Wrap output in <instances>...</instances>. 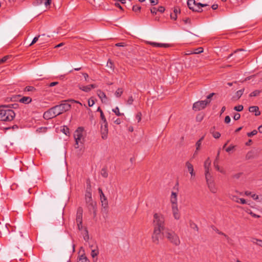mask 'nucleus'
Listing matches in <instances>:
<instances>
[{
    "label": "nucleus",
    "mask_w": 262,
    "mask_h": 262,
    "mask_svg": "<svg viewBox=\"0 0 262 262\" xmlns=\"http://www.w3.org/2000/svg\"><path fill=\"white\" fill-rule=\"evenodd\" d=\"M99 254V250L97 246H96L94 249L91 250V255L94 259V261H95L97 260V256Z\"/></svg>",
    "instance_id": "obj_19"
},
{
    "label": "nucleus",
    "mask_w": 262,
    "mask_h": 262,
    "mask_svg": "<svg viewBox=\"0 0 262 262\" xmlns=\"http://www.w3.org/2000/svg\"><path fill=\"white\" fill-rule=\"evenodd\" d=\"M214 127L213 128H211L210 130L211 133L212 134L213 137L215 139H218L220 137L221 134L219 132H214Z\"/></svg>",
    "instance_id": "obj_26"
},
{
    "label": "nucleus",
    "mask_w": 262,
    "mask_h": 262,
    "mask_svg": "<svg viewBox=\"0 0 262 262\" xmlns=\"http://www.w3.org/2000/svg\"><path fill=\"white\" fill-rule=\"evenodd\" d=\"M187 5L190 10H194V8L195 7V0H188Z\"/></svg>",
    "instance_id": "obj_23"
},
{
    "label": "nucleus",
    "mask_w": 262,
    "mask_h": 262,
    "mask_svg": "<svg viewBox=\"0 0 262 262\" xmlns=\"http://www.w3.org/2000/svg\"><path fill=\"white\" fill-rule=\"evenodd\" d=\"M32 101V99L30 97H23L19 100V102L25 104H28Z\"/></svg>",
    "instance_id": "obj_22"
},
{
    "label": "nucleus",
    "mask_w": 262,
    "mask_h": 262,
    "mask_svg": "<svg viewBox=\"0 0 262 262\" xmlns=\"http://www.w3.org/2000/svg\"><path fill=\"white\" fill-rule=\"evenodd\" d=\"M100 118L101 120V123H107L103 112H101V113L100 114Z\"/></svg>",
    "instance_id": "obj_37"
},
{
    "label": "nucleus",
    "mask_w": 262,
    "mask_h": 262,
    "mask_svg": "<svg viewBox=\"0 0 262 262\" xmlns=\"http://www.w3.org/2000/svg\"><path fill=\"white\" fill-rule=\"evenodd\" d=\"M86 204L90 207V209L94 210V214L96 213V203L93 202L92 198H85Z\"/></svg>",
    "instance_id": "obj_15"
},
{
    "label": "nucleus",
    "mask_w": 262,
    "mask_h": 262,
    "mask_svg": "<svg viewBox=\"0 0 262 262\" xmlns=\"http://www.w3.org/2000/svg\"><path fill=\"white\" fill-rule=\"evenodd\" d=\"M257 133V131L255 129L253 130V131H252L251 132H250V133H247V136L249 137H251L253 136H254L255 135H256Z\"/></svg>",
    "instance_id": "obj_40"
},
{
    "label": "nucleus",
    "mask_w": 262,
    "mask_h": 262,
    "mask_svg": "<svg viewBox=\"0 0 262 262\" xmlns=\"http://www.w3.org/2000/svg\"><path fill=\"white\" fill-rule=\"evenodd\" d=\"M235 146L234 145H230L226 149V151L228 152L232 150L234 148Z\"/></svg>",
    "instance_id": "obj_49"
},
{
    "label": "nucleus",
    "mask_w": 262,
    "mask_h": 262,
    "mask_svg": "<svg viewBox=\"0 0 262 262\" xmlns=\"http://www.w3.org/2000/svg\"><path fill=\"white\" fill-rule=\"evenodd\" d=\"M206 183L210 191L213 193H215L217 191V187H216L214 181L212 176L205 177Z\"/></svg>",
    "instance_id": "obj_6"
},
{
    "label": "nucleus",
    "mask_w": 262,
    "mask_h": 262,
    "mask_svg": "<svg viewBox=\"0 0 262 262\" xmlns=\"http://www.w3.org/2000/svg\"><path fill=\"white\" fill-rule=\"evenodd\" d=\"M133 101H134V99H133V97L131 96L128 99V100L127 101V103L128 105H131L133 104Z\"/></svg>",
    "instance_id": "obj_47"
},
{
    "label": "nucleus",
    "mask_w": 262,
    "mask_h": 262,
    "mask_svg": "<svg viewBox=\"0 0 262 262\" xmlns=\"http://www.w3.org/2000/svg\"><path fill=\"white\" fill-rule=\"evenodd\" d=\"M153 224L154 229L162 231L165 227V216L161 213H156L154 215Z\"/></svg>",
    "instance_id": "obj_3"
},
{
    "label": "nucleus",
    "mask_w": 262,
    "mask_h": 262,
    "mask_svg": "<svg viewBox=\"0 0 262 262\" xmlns=\"http://www.w3.org/2000/svg\"><path fill=\"white\" fill-rule=\"evenodd\" d=\"M55 112L53 107L45 112L43 114V118L46 120H49L56 117Z\"/></svg>",
    "instance_id": "obj_10"
},
{
    "label": "nucleus",
    "mask_w": 262,
    "mask_h": 262,
    "mask_svg": "<svg viewBox=\"0 0 262 262\" xmlns=\"http://www.w3.org/2000/svg\"><path fill=\"white\" fill-rule=\"evenodd\" d=\"M261 91L260 90H255L253 92L251 93L249 95L250 97H256L260 93Z\"/></svg>",
    "instance_id": "obj_33"
},
{
    "label": "nucleus",
    "mask_w": 262,
    "mask_h": 262,
    "mask_svg": "<svg viewBox=\"0 0 262 262\" xmlns=\"http://www.w3.org/2000/svg\"><path fill=\"white\" fill-rule=\"evenodd\" d=\"M91 189L87 188L85 195V198H92V193L91 192Z\"/></svg>",
    "instance_id": "obj_38"
},
{
    "label": "nucleus",
    "mask_w": 262,
    "mask_h": 262,
    "mask_svg": "<svg viewBox=\"0 0 262 262\" xmlns=\"http://www.w3.org/2000/svg\"><path fill=\"white\" fill-rule=\"evenodd\" d=\"M210 102V100H205L195 102L193 104L192 108L195 111H200L204 108Z\"/></svg>",
    "instance_id": "obj_7"
},
{
    "label": "nucleus",
    "mask_w": 262,
    "mask_h": 262,
    "mask_svg": "<svg viewBox=\"0 0 262 262\" xmlns=\"http://www.w3.org/2000/svg\"><path fill=\"white\" fill-rule=\"evenodd\" d=\"M98 192L100 194V200H101V202L102 204V206L103 207H104V208H107L108 206V203H107V199H106V196H105V195L104 194V193L102 190V189L100 188H99Z\"/></svg>",
    "instance_id": "obj_11"
},
{
    "label": "nucleus",
    "mask_w": 262,
    "mask_h": 262,
    "mask_svg": "<svg viewBox=\"0 0 262 262\" xmlns=\"http://www.w3.org/2000/svg\"><path fill=\"white\" fill-rule=\"evenodd\" d=\"M107 67L111 69H113V63L111 60H108L107 63Z\"/></svg>",
    "instance_id": "obj_46"
},
{
    "label": "nucleus",
    "mask_w": 262,
    "mask_h": 262,
    "mask_svg": "<svg viewBox=\"0 0 262 262\" xmlns=\"http://www.w3.org/2000/svg\"><path fill=\"white\" fill-rule=\"evenodd\" d=\"M243 106L242 105H238L234 107V110L237 111L241 112L243 110Z\"/></svg>",
    "instance_id": "obj_39"
},
{
    "label": "nucleus",
    "mask_w": 262,
    "mask_h": 262,
    "mask_svg": "<svg viewBox=\"0 0 262 262\" xmlns=\"http://www.w3.org/2000/svg\"><path fill=\"white\" fill-rule=\"evenodd\" d=\"M100 132H101V138L103 140H106L107 138V134H108V124H107V123H101Z\"/></svg>",
    "instance_id": "obj_9"
},
{
    "label": "nucleus",
    "mask_w": 262,
    "mask_h": 262,
    "mask_svg": "<svg viewBox=\"0 0 262 262\" xmlns=\"http://www.w3.org/2000/svg\"><path fill=\"white\" fill-rule=\"evenodd\" d=\"M201 145V142H200V141H198L195 144L196 150H199Z\"/></svg>",
    "instance_id": "obj_59"
},
{
    "label": "nucleus",
    "mask_w": 262,
    "mask_h": 262,
    "mask_svg": "<svg viewBox=\"0 0 262 262\" xmlns=\"http://www.w3.org/2000/svg\"><path fill=\"white\" fill-rule=\"evenodd\" d=\"M141 113H138L137 115H136V119L138 120V122H140L141 121Z\"/></svg>",
    "instance_id": "obj_55"
},
{
    "label": "nucleus",
    "mask_w": 262,
    "mask_h": 262,
    "mask_svg": "<svg viewBox=\"0 0 262 262\" xmlns=\"http://www.w3.org/2000/svg\"><path fill=\"white\" fill-rule=\"evenodd\" d=\"M240 117H241V115L239 114L235 113V115H234L233 119L235 120H237L240 118Z\"/></svg>",
    "instance_id": "obj_53"
},
{
    "label": "nucleus",
    "mask_w": 262,
    "mask_h": 262,
    "mask_svg": "<svg viewBox=\"0 0 262 262\" xmlns=\"http://www.w3.org/2000/svg\"><path fill=\"white\" fill-rule=\"evenodd\" d=\"M203 52V49L202 48H199L195 49V51L194 52H193V54H199L202 53Z\"/></svg>",
    "instance_id": "obj_45"
},
{
    "label": "nucleus",
    "mask_w": 262,
    "mask_h": 262,
    "mask_svg": "<svg viewBox=\"0 0 262 262\" xmlns=\"http://www.w3.org/2000/svg\"><path fill=\"white\" fill-rule=\"evenodd\" d=\"M251 198L254 200H257L258 199H259V197H258V195L255 194V193H252L251 194Z\"/></svg>",
    "instance_id": "obj_57"
},
{
    "label": "nucleus",
    "mask_w": 262,
    "mask_h": 262,
    "mask_svg": "<svg viewBox=\"0 0 262 262\" xmlns=\"http://www.w3.org/2000/svg\"><path fill=\"white\" fill-rule=\"evenodd\" d=\"M191 226L193 229L195 230L196 231H198V227L195 224L193 223L191 225Z\"/></svg>",
    "instance_id": "obj_64"
},
{
    "label": "nucleus",
    "mask_w": 262,
    "mask_h": 262,
    "mask_svg": "<svg viewBox=\"0 0 262 262\" xmlns=\"http://www.w3.org/2000/svg\"><path fill=\"white\" fill-rule=\"evenodd\" d=\"M78 262H90V261L85 255H82L79 257Z\"/></svg>",
    "instance_id": "obj_29"
},
{
    "label": "nucleus",
    "mask_w": 262,
    "mask_h": 262,
    "mask_svg": "<svg viewBox=\"0 0 262 262\" xmlns=\"http://www.w3.org/2000/svg\"><path fill=\"white\" fill-rule=\"evenodd\" d=\"M83 239L85 242H88L89 239L88 231L86 229H85L84 233H83Z\"/></svg>",
    "instance_id": "obj_34"
},
{
    "label": "nucleus",
    "mask_w": 262,
    "mask_h": 262,
    "mask_svg": "<svg viewBox=\"0 0 262 262\" xmlns=\"http://www.w3.org/2000/svg\"><path fill=\"white\" fill-rule=\"evenodd\" d=\"M126 45L124 42H120V43H117L115 44V46L116 47H125Z\"/></svg>",
    "instance_id": "obj_56"
},
{
    "label": "nucleus",
    "mask_w": 262,
    "mask_h": 262,
    "mask_svg": "<svg viewBox=\"0 0 262 262\" xmlns=\"http://www.w3.org/2000/svg\"><path fill=\"white\" fill-rule=\"evenodd\" d=\"M35 90V88L32 86H28L25 88V91L31 92Z\"/></svg>",
    "instance_id": "obj_42"
},
{
    "label": "nucleus",
    "mask_w": 262,
    "mask_h": 262,
    "mask_svg": "<svg viewBox=\"0 0 262 262\" xmlns=\"http://www.w3.org/2000/svg\"><path fill=\"white\" fill-rule=\"evenodd\" d=\"M230 199L234 202H235L236 203H239V198H238L237 196L236 195H232L231 197H230Z\"/></svg>",
    "instance_id": "obj_44"
},
{
    "label": "nucleus",
    "mask_w": 262,
    "mask_h": 262,
    "mask_svg": "<svg viewBox=\"0 0 262 262\" xmlns=\"http://www.w3.org/2000/svg\"><path fill=\"white\" fill-rule=\"evenodd\" d=\"M101 174L104 178H107L108 176V173L107 170L105 168H103L101 170Z\"/></svg>",
    "instance_id": "obj_36"
},
{
    "label": "nucleus",
    "mask_w": 262,
    "mask_h": 262,
    "mask_svg": "<svg viewBox=\"0 0 262 262\" xmlns=\"http://www.w3.org/2000/svg\"><path fill=\"white\" fill-rule=\"evenodd\" d=\"M97 93L98 96L101 99L102 102L106 103L107 99L105 93L101 90H98Z\"/></svg>",
    "instance_id": "obj_17"
},
{
    "label": "nucleus",
    "mask_w": 262,
    "mask_h": 262,
    "mask_svg": "<svg viewBox=\"0 0 262 262\" xmlns=\"http://www.w3.org/2000/svg\"><path fill=\"white\" fill-rule=\"evenodd\" d=\"M148 43L151 45V46H152L154 47H157L166 48L168 46V45L167 44L157 43V42H155L148 41Z\"/></svg>",
    "instance_id": "obj_21"
},
{
    "label": "nucleus",
    "mask_w": 262,
    "mask_h": 262,
    "mask_svg": "<svg viewBox=\"0 0 262 262\" xmlns=\"http://www.w3.org/2000/svg\"><path fill=\"white\" fill-rule=\"evenodd\" d=\"M171 211L173 217L176 220H180L181 217V213L178 209V206H171Z\"/></svg>",
    "instance_id": "obj_13"
},
{
    "label": "nucleus",
    "mask_w": 262,
    "mask_h": 262,
    "mask_svg": "<svg viewBox=\"0 0 262 262\" xmlns=\"http://www.w3.org/2000/svg\"><path fill=\"white\" fill-rule=\"evenodd\" d=\"M95 104V101L93 99H90L88 101V105L90 107L92 106Z\"/></svg>",
    "instance_id": "obj_50"
},
{
    "label": "nucleus",
    "mask_w": 262,
    "mask_h": 262,
    "mask_svg": "<svg viewBox=\"0 0 262 262\" xmlns=\"http://www.w3.org/2000/svg\"><path fill=\"white\" fill-rule=\"evenodd\" d=\"M23 234H22V233H21V232H19L17 234H16L15 235V237H16V238H17V240L20 239L19 238V237H20V238H22V237H23Z\"/></svg>",
    "instance_id": "obj_60"
},
{
    "label": "nucleus",
    "mask_w": 262,
    "mask_h": 262,
    "mask_svg": "<svg viewBox=\"0 0 262 262\" xmlns=\"http://www.w3.org/2000/svg\"><path fill=\"white\" fill-rule=\"evenodd\" d=\"M170 201L171 206H177V193L176 192H172L170 198Z\"/></svg>",
    "instance_id": "obj_16"
},
{
    "label": "nucleus",
    "mask_w": 262,
    "mask_h": 262,
    "mask_svg": "<svg viewBox=\"0 0 262 262\" xmlns=\"http://www.w3.org/2000/svg\"><path fill=\"white\" fill-rule=\"evenodd\" d=\"M230 117L229 116H227L225 118V122L226 123H229L230 122Z\"/></svg>",
    "instance_id": "obj_61"
},
{
    "label": "nucleus",
    "mask_w": 262,
    "mask_h": 262,
    "mask_svg": "<svg viewBox=\"0 0 262 262\" xmlns=\"http://www.w3.org/2000/svg\"><path fill=\"white\" fill-rule=\"evenodd\" d=\"M89 85L87 86H83V85H79V88L82 91L85 92H89L90 91V89L89 88Z\"/></svg>",
    "instance_id": "obj_31"
},
{
    "label": "nucleus",
    "mask_w": 262,
    "mask_h": 262,
    "mask_svg": "<svg viewBox=\"0 0 262 262\" xmlns=\"http://www.w3.org/2000/svg\"><path fill=\"white\" fill-rule=\"evenodd\" d=\"M214 166L217 171L222 173H225L224 170L222 168H221L219 165L217 164V162H215V161L214 162Z\"/></svg>",
    "instance_id": "obj_28"
},
{
    "label": "nucleus",
    "mask_w": 262,
    "mask_h": 262,
    "mask_svg": "<svg viewBox=\"0 0 262 262\" xmlns=\"http://www.w3.org/2000/svg\"><path fill=\"white\" fill-rule=\"evenodd\" d=\"M211 160L209 158H208L204 162V167L205 169V176L208 177L211 176L209 171L211 165Z\"/></svg>",
    "instance_id": "obj_12"
},
{
    "label": "nucleus",
    "mask_w": 262,
    "mask_h": 262,
    "mask_svg": "<svg viewBox=\"0 0 262 262\" xmlns=\"http://www.w3.org/2000/svg\"><path fill=\"white\" fill-rule=\"evenodd\" d=\"M164 237L172 245L178 246L181 243L179 235L173 231L167 229L163 232Z\"/></svg>",
    "instance_id": "obj_2"
},
{
    "label": "nucleus",
    "mask_w": 262,
    "mask_h": 262,
    "mask_svg": "<svg viewBox=\"0 0 262 262\" xmlns=\"http://www.w3.org/2000/svg\"><path fill=\"white\" fill-rule=\"evenodd\" d=\"M186 167H187L188 171L191 174V177H194L195 172H194L193 165L189 162L188 161L186 163Z\"/></svg>",
    "instance_id": "obj_18"
},
{
    "label": "nucleus",
    "mask_w": 262,
    "mask_h": 262,
    "mask_svg": "<svg viewBox=\"0 0 262 262\" xmlns=\"http://www.w3.org/2000/svg\"><path fill=\"white\" fill-rule=\"evenodd\" d=\"M82 208L80 207L78 208L76 214V222L77 224L82 223Z\"/></svg>",
    "instance_id": "obj_14"
},
{
    "label": "nucleus",
    "mask_w": 262,
    "mask_h": 262,
    "mask_svg": "<svg viewBox=\"0 0 262 262\" xmlns=\"http://www.w3.org/2000/svg\"><path fill=\"white\" fill-rule=\"evenodd\" d=\"M47 129V127H40V128H39L38 129H37L36 130V131L38 132H45Z\"/></svg>",
    "instance_id": "obj_52"
},
{
    "label": "nucleus",
    "mask_w": 262,
    "mask_h": 262,
    "mask_svg": "<svg viewBox=\"0 0 262 262\" xmlns=\"http://www.w3.org/2000/svg\"><path fill=\"white\" fill-rule=\"evenodd\" d=\"M52 3V0H46L45 2V5L46 7H48V6H50Z\"/></svg>",
    "instance_id": "obj_63"
},
{
    "label": "nucleus",
    "mask_w": 262,
    "mask_h": 262,
    "mask_svg": "<svg viewBox=\"0 0 262 262\" xmlns=\"http://www.w3.org/2000/svg\"><path fill=\"white\" fill-rule=\"evenodd\" d=\"M193 11L197 12H202L203 11V9L201 7H195L194 8V10Z\"/></svg>",
    "instance_id": "obj_48"
},
{
    "label": "nucleus",
    "mask_w": 262,
    "mask_h": 262,
    "mask_svg": "<svg viewBox=\"0 0 262 262\" xmlns=\"http://www.w3.org/2000/svg\"><path fill=\"white\" fill-rule=\"evenodd\" d=\"M141 10V7L138 5H134L133 7V10L134 12H138L140 11Z\"/></svg>",
    "instance_id": "obj_43"
},
{
    "label": "nucleus",
    "mask_w": 262,
    "mask_h": 262,
    "mask_svg": "<svg viewBox=\"0 0 262 262\" xmlns=\"http://www.w3.org/2000/svg\"><path fill=\"white\" fill-rule=\"evenodd\" d=\"M249 111L251 113H255V115L256 116H259L260 115V112L259 111V108L257 106H252L249 107Z\"/></svg>",
    "instance_id": "obj_20"
},
{
    "label": "nucleus",
    "mask_w": 262,
    "mask_h": 262,
    "mask_svg": "<svg viewBox=\"0 0 262 262\" xmlns=\"http://www.w3.org/2000/svg\"><path fill=\"white\" fill-rule=\"evenodd\" d=\"M8 58V56H6L0 59V64L3 62H5Z\"/></svg>",
    "instance_id": "obj_58"
},
{
    "label": "nucleus",
    "mask_w": 262,
    "mask_h": 262,
    "mask_svg": "<svg viewBox=\"0 0 262 262\" xmlns=\"http://www.w3.org/2000/svg\"><path fill=\"white\" fill-rule=\"evenodd\" d=\"M165 11V8L163 6H160L158 9V11L160 12L161 13L164 12Z\"/></svg>",
    "instance_id": "obj_62"
},
{
    "label": "nucleus",
    "mask_w": 262,
    "mask_h": 262,
    "mask_svg": "<svg viewBox=\"0 0 262 262\" xmlns=\"http://www.w3.org/2000/svg\"><path fill=\"white\" fill-rule=\"evenodd\" d=\"M41 36H45V34H42L41 35H38V36L35 37L33 38L32 42L30 43V46L33 45L34 43H36L38 40L39 38Z\"/></svg>",
    "instance_id": "obj_35"
},
{
    "label": "nucleus",
    "mask_w": 262,
    "mask_h": 262,
    "mask_svg": "<svg viewBox=\"0 0 262 262\" xmlns=\"http://www.w3.org/2000/svg\"><path fill=\"white\" fill-rule=\"evenodd\" d=\"M249 214H251L252 216L254 217H257V218H259L260 217L259 215H256V214L253 213L252 211H247Z\"/></svg>",
    "instance_id": "obj_54"
},
{
    "label": "nucleus",
    "mask_w": 262,
    "mask_h": 262,
    "mask_svg": "<svg viewBox=\"0 0 262 262\" xmlns=\"http://www.w3.org/2000/svg\"><path fill=\"white\" fill-rule=\"evenodd\" d=\"M162 231L159 229H154L151 239L152 242L156 245H158L160 243V233Z\"/></svg>",
    "instance_id": "obj_8"
},
{
    "label": "nucleus",
    "mask_w": 262,
    "mask_h": 262,
    "mask_svg": "<svg viewBox=\"0 0 262 262\" xmlns=\"http://www.w3.org/2000/svg\"><path fill=\"white\" fill-rule=\"evenodd\" d=\"M252 242H253V243L256 244L260 247H262V240L258 239L256 238H253L252 240Z\"/></svg>",
    "instance_id": "obj_32"
},
{
    "label": "nucleus",
    "mask_w": 262,
    "mask_h": 262,
    "mask_svg": "<svg viewBox=\"0 0 262 262\" xmlns=\"http://www.w3.org/2000/svg\"><path fill=\"white\" fill-rule=\"evenodd\" d=\"M243 174L242 172H238L232 176V178L235 179H238Z\"/></svg>",
    "instance_id": "obj_41"
},
{
    "label": "nucleus",
    "mask_w": 262,
    "mask_h": 262,
    "mask_svg": "<svg viewBox=\"0 0 262 262\" xmlns=\"http://www.w3.org/2000/svg\"><path fill=\"white\" fill-rule=\"evenodd\" d=\"M245 89H243L238 91H237L234 96L233 98H236V99H238L243 94L244 92Z\"/></svg>",
    "instance_id": "obj_24"
},
{
    "label": "nucleus",
    "mask_w": 262,
    "mask_h": 262,
    "mask_svg": "<svg viewBox=\"0 0 262 262\" xmlns=\"http://www.w3.org/2000/svg\"><path fill=\"white\" fill-rule=\"evenodd\" d=\"M84 128L82 127H79L75 131L74 134V137L75 140V148H78L79 147V144H82L84 140L83 135Z\"/></svg>",
    "instance_id": "obj_4"
},
{
    "label": "nucleus",
    "mask_w": 262,
    "mask_h": 262,
    "mask_svg": "<svg viewBox=\"0 0 262 262\" xmlns=\"http://www.w3.org/2000/svg\"><path fill=\"white\" fill-rule=\"evenodd\" d=\"M112 111L115 113L117 116H121L123 115V114L121 113L119 111V108L118 106L112 110Z\"/></svg>",
    "instance_id": "obj_30"
},
{
    "label": "nucleus",
    "mask_w": 262,
    "mask_h": 262,
    "mask_svg": "<svg viewBox=\"0 0 262 262\" xmlns=\"http://www.w3.org/2000/svg\"><path fill=\"white\" fill-rule=\"evenodd\" d=\"M15 116V113L8 105L0 106V120L2 121H11Z\"/></svg>",
    "instance_id": "obj_1"
},
{
    "label": "nucleus",
    "mask_w": 262,
    "mask_h": 262,
    "mask_svg": "<svg viewBox=\"0 0 262 262\" xmlns=\"http://www.w3.org/2000/svg\"><path fill=\"white\" fill-rule=\"evenodd\" d=\"M173 13L177 16V14L180 13V9L178 7L174 8L173 10Z\"/></svg>",
    "instance_id": "obj_51"
},
{
    "label": "nucleus",
    "mask_w": 262,
    "mask_h": 262,
    "mask_svg": "<svg viewBox=\"0 0 262 262\" xmlns=\"http://www.w3.org/2000/svg\"><path fill=\"white\" fill-rule=\"evenodd\" d=\"M68 101H63L61 104L53 107L56 116H58L70 110L71 106V104L67 102Z\"/></svg>",
    "instance_id": "obj_5"
},
{
    "label": "nucleus",
    "mask_w": 262,
    "mask_h": 262,
    "mask_svg": "<svg viewBox=\"0 0 262 262\" xmlns=\"http://www.w3.org/2000/svg\"><path fill=\"white\" fill-rule=\"evenodd\" d=\"M255 157L254 151L253 150H250L247 154L246 156V159L247 160H249L251 159H253Z\"/></svg>",
    "instance_id": "obj_25"
},
{
    "label": "nucleus",
    "mask_w": 262,
    "mask_h": 262,
    "mask_svg": "<svg viewBox=\"0 0 262 262\" xmlns=\"http://www.w3.org/2000/svg\"><path fill=\"white\" fill-rule=\"evenodd\" d=\"M123 90L122 88H118L115 93V95L116 97H120L123 94Z\"/></svg>",
    "instance_id": "obj_27"
}]
</instances>
